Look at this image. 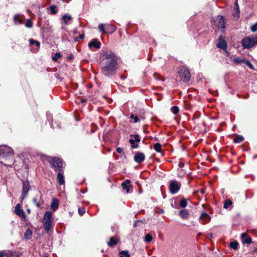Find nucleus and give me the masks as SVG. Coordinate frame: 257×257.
<instances>
[{"label":"nucleus","mask_w":257,"mask_h":257,"mask_svg":"<svg viewBox=\"0 0 257 257\" xmlns=\"http://www.w3.org/2000/svg\"><path fill=\"white\" fill-rule=\"evenodd\" d=\"M29 41L30 42V44L31 45H34L36 47L35 48H33V52H37L39 48V47L40 45V43L38 41L34 40L32 39H29Z\"/></svg>","instance_id":"obj_18"},{"label":"nucleus","mask_w":257,"mask_h":257,"mask_svg":"<svg viewBox=\"0 0 257 257\" xmlns=\"http://www.w3.org/2000/svg\"><path fill=\"white\" fill-rule=\"evenodd\" d=\"M161 154H162V155H163V152H162V153H161Z\"/></svg>","instance_id":"obj_58"},{"label":"nucleus","mask_w":257,"mask_h":257,"mask_svg":"<svg viewBox=\"0 0 257 257\" xmlns=\"http://www.w3.org/2000/svg\"><path fill=\"white\" fill-rule=\"evenodd\" d=\"M251 30L252 32L257 31V22L251 27Z\"/></svg>","instance_id":"obj_45"},{"label":"nucleus","mask_w":257,"mask_h":257,"mask_svg":"<svg viewBox=\"0 0 257 257\" xmlns=\"http://www.w3.org/2000/svg\"><path fill=\"white\" fill-rule=\"evenodd\" d=\"M130 183V181L129 180H126L121 183V186H126V185H129Z\"/></svg>","instance_id":"obj_50"},{"label":"nucleus","mask_w":257,"mask_h":257,"mask_svg":"<svg viewBox=\"0 0 257 257\" xmlns=\"http://www.w3.org/2000/svg\"><path fill=\"white\" fill-rule=\"evenodd\" d=\"M25 26L28 28H32L33 26L32 22L30 20H28L27 22L25 24Z\"/></svg>","instance_id":"obj_38"},{"label":"nucleus","mask_w":257,"mask_h":257,"mask_svg":"<svg viewBox=\"0 0 257 257\" xmlns=\"http://www.w3.org/2000/svg\"><path fill=\"white\" fill-rule=\"evenodd\" d=\"M61 56V54L59 52H57L55 54L54 56L52 57V60L54 61H57V60Z\"/></svg>","instance_id":"obj_35"},{"label":"nucleus","mask_w":257,"mask_h":257,"mask_svg":"<svg viewBox=\"0 0 257 257\" xmlns=\"http://www.w3.org/2000/svg\"><path fill=\"white\" fill-rule=\"evenodd\" d=\"M257 158V155L254 156V158Z\"/></svg>","instance_id":"obj_56"},{"label":"nucleus","mask_w":257,"mask_h":257,"mask_svg":"<svg viewBox=\"0 0 257 257\" xmlns=\"http://www.w3.org/2000/svg\"><path fill=\"white\" fill-rule=\"evenodd\" d=\"M57 179L60 185H63L65 183L64 177L62 173L59 172L57 174Z\"/></svg>","instance_id":"obj_22"},{"label":"nucleus","mask_w":257,"mask_h":257,"mask_svg":"<svg viewBox=\"0 0 257 257\" xmlns=\"http://www.w3.org/2000/svg\"><path fill=\"white\" fill-rule=\"evenodd\" d=\"M27 212H28L29 213H30V212H31V209H28L27 210Z\"/></svg>","instance_id":"obj_54"},{"label":"nucleus","mask_w":257,"mask_h":257,"mask_svg":"<svg viewBox=\"0 0 257 257\" xmlns=\"http://www.w3.org/2000/svg\"><path fill=\"white\" fill-rule=\"evenodd\" d=\"M244 138L242 136L238 135L234 139L233 142L235 143H239L242 142Z\"/></svg>","instance_id":"obj_26"},{"label":"nucleus","mask_w":257,"mask_h":257,"mask_svg":"<svg viewBox=\"0 0 257 257\" xmlns=\"http://www.w3.org/2000/svg\"><path fill=\"white\" fill-rule=\"evenodd\" d=\"M181 184L180 182L176 180H172L170 182L169 189L172 194L177 193L181 188Z\"/></svg>","instance_id":"obj_7"},{"label":"nucleus","mask_w":257,"mask_h":257,"mask_svg":"<svg viewBox=\"0 0 257 257\" xmlns=\"http://www.w3.org/2000/svg\"><path fill=\"white\" fill-rule=\"evenodd\" d=\"M131 118L134 119V122H138L139 120V119L138 116H135L134 114H132L131 115Z\"/></svg>","instance_id":"obj_44"},{"label":"nucleus","mask_w":257,"mask_h":257,"mask_svg":"<svg viewBox=\"0 0 257 257\" xmlns=\"http://www.w3.org/2000/svg\"><path fill=\"white\" fill-rule=\"evenodd\" d=\"M0 257H8V255L5 251H2L0 252Z\"/></svg>","instance_id":"obj_48"},{"label":"nucleus","mask_w":257,"mask_h":257,"mask_svg":"<svg viewBox=\"0 0 257 257\" xmlns=\"http://www.w3.org/2000/svg\"><path fill=\"white\" fill-rule=\"evenodd\" d=\"M44 257H47V256H44Z\"/></svg>","instance_id":"obj_59"},{"label":"nucleus","mask_w":257,"mask_h":257,"mask_svg":"<svg viewBox=\"0 0 257 257\" xmlns=\"http://www.w3.org/2000/svg\"><path fill=\"white\" fill-rule=\"evenodd\" d=\"M232 204V202L229 200H226L224 201L223 207L225 209L228 208Z\"/></svg>","instance_id":"obj_33"},{"label":"nucleus","mask_w":257,"mask_h":257,"mask_svg":"<svg viewBox=\"0 0 257 257\" xmlns=\"http://www.w3.org/2000/svg\"><path fill=\"white\" fill-rule=\"evenodd\" d=\"M50 10L51 11V14H55L57 12V7L54 5L50 6Z\"/></svg>","instance_id":"obj_36"},{"label":"nucleus","mask_w":257,"mask_h":257,"mask_svg":"<svg viewBox=\"0 0 257 257\" xmlns=\"http://www.w3.org/2000/svg\"><path fill=\"white\" fill-rule=\"evenodd\" d=\"M210 217L209 214L204 212H202L201 216L199 217V219L203 221V224H206L208 223L210 220Z\"/></svg>","instance_id":"obj_14"},{"label":"nucleus","mask_w":257,"mask_h":257,"mask_svg":"<svg viewBox=\"0 0 257 257\" xmlns=\"http://www.w3.org/2000/svg\"><path fill=\"white\" fill-rule=\"evenodd\" d=\"M161 212H162V213L163 212V210H162H162H161Z\"/></svg>","instance_id":"obj_57"},{"label":"nucleus","mask_w":257,"mask_h":257,"mask_svg":"<svg viewBox=\"0 0 257 257\" xmlns=\"http://www.w3.org/2000/svg\"><path fill=\"white\" fill-rule=\"evenodd\" d=\"M241 242L243 244H249L252 242V239L246 233H242L241 235Z\"/></svg>","instance_id":"obj_13"},{"label":"nucleus","mask_w":257,"mask_h":257,"mask_svg":"<svg viewBox=\"0 0 257 257\" xmlns=\"http://www.w3.org/2000/svg\"><path fill=\"white\" fill-rule=\"evenodd\" d=\"M73 33H74V34H77V30H76V29L74 30H73Z\"/></svg>","instance_id":"obj_53"},{"label":"nucleus","mask_w":257,"mask_h":257,"mask_svg":"<svg viewBox=\"0 0 257 257\" xmlns=\"http://www.w3.org/2000/svg\"><path fill=\"white\" fill-rule=\"evenodd\" d=\"M116 151L117 152V153H118L119 154H121L123 153V148H120V147H118L116 149Z\"/></svg>","instance_id":"obj_46"},{"label":"nucleus","mask_w":257,"mask_h":257,"mask_svg":"<svg viewBox=\"0 0 257 257\" xmlns=\"http://www.w3.org/2000/svg\"><path fill=\"white\" fill-rule=\"evenodd\" d=\"M257 44V37H246L241 41L242 47L245 49L252 47Z\"/></svg>","instance_id":"obj_5"},{"label":"nucleus","mask_w":257,"mask_h":257,"mask_svg":"<svg viewBox=\"0 0 257 257\" xmlns=\"http://www.w3.org/2000/svg\"><path fill=\"white\" fill-rule=\"evenodd\" d=\"M154 149L158 152H161V144L156 143L154 145Z\"/></svg>","instance_id":"obj_34"},{"label":"nucleus","mask_w":257,"mask_h":257,"mask_svg":"<svg viewBox=\"0 0 257 257\" xmlns=\"http://www.w3.org/2000/svg\"><path fill=\"white\" fill-rule=\"evenodd\" d=\"M217 47L218 48L222 49L223 50H225L226 48V43L225 41L221 37H219V41L217 44Z\"/></svg>","instance_id":"obj_17"},{"label":"nucleus","mask_w":257,"mask_h":257,"mask_svg":"<svg viewBox=\"0 0 257 257\" xmlns=\"http://www.w3.org/2000/svg\"><path fill=\"white\" fill-rule=\"evenodd\" d=\"M132 137L134 138L133 139L135 141L136 143L140 142V139L139 135H132Z\"/></svg>","instance_id":"obj_42"},{"label":"nucleus","mask_w":257,"mask_h":257,"mask_svg":"<svg viewBox=\"0 0 257 257\" xmlns=\"http://www.w3.org/2000/svg\"><path fill=\"white\" fill-rule=\"evenodd\" d=\"M15 213L19 217L25 218L26 215L24 210L21 208L20 204H17L15 208Z\"/></svg>","instance_id":"obj_10"},{"label":"nucleus","mask_w":257,"mask_h":257,"mask_svg":"<svg viewBox=\"0 0 257 257\" xmlns=\"http://www.w3.org/2000/svg\"><path fill=\"white\" fill-rule=\"evenodd\" d=\"M244 64L249 67L251 69H254L253 65L248 60H246Z\"/></svg>","instance_id":"obj_41"},{"label":"nucleus","mask_w":257,"mask_h":257,"mask_svg":"<svg viewBox=\"0 0 257 257\" xmlns=\"http://www.w3.org/2000/svg\"><path fill=\"white\" fill-rule=\"evenodd\" d=\"M88 46L90 49L94 48L98 49L100 48L101 46V43L97 39H94L88 44Z\"/></svg>","instance_id":"obj_12"},{"label":"nucleus","mask_w":257,"mask_h":257,"mask_svg":"<svg viewBox=\"0 0 257 257\" xmlns=\"http://www.w3.org/2000/svg\"><path fill=\"white\" fill-rule=\"evenodd\" d=\"M14 154L13 149L8 146H0V159H10Z\"/></svg>","instance_id":"obj_3"},{"label":"nucleus","mask_w":257,"mask_h":257,"mask_svg":"<svg viewBox=\"0 0 257 257\" xmlns=\"http://www.w3.org/2000/svg\"><path fill=\"white\" fill-rule=\"evenodd\" d=\"M205 192V191L204 189H202L201 190H200V193L201 194H204Z\"/></svg>","instance_id":"obj_52"},{"label":"nucleus","mask_w":257,"mask_h":257,"mask_svg":"<svg viewBox=\"0 0 257 257\" xmlns=\"http://www.w3.org/2000/svg\"><path fill=\"white\" fill-rule=\"evenodd\" d=\"M31 188L30 183L28 180L23 182V190L21 198L24 200L28 195V192Z\"/></svg>","instance_id":"obj_9"},{"label":"nucleus","mask_w":257,"mask_h":257,"mask_svg":"<svg viewBox=\"0 0 257 257\" xmlns=\"http://www.w3.org/2000/svg\"><path fill=\"white\" fill-rule=\"evenodd\" d=\"M105 26L106 30V33H107L111 34L112 33L114 32L116 30L115 27L113 25L105 24Z\"/></svg>","instance_id":"obj_20"},{"label":"nucleus","mask_w":257,"mask_h":257,"mask_svg":"<svg viewBox=\"0 0 257 257\" xmlns=\"http://www.w3.org/2000/svg\"><path fill=\"white\" fill-rule=\"evenodd\" d=\"M84 38V34H80L78 37H76L74 38L75 42H78L79 40L83 39Z\"/></svg>","instance_id":"obj_39"},{"label":"nucleus","mask_w":257,"mask_h":257,"mask_svg":"<svg viewBox=\"0 0 257 257\" xmlns=\"http://www.w3.org/2000/svg\"><path fill=\"white\" fill-rule=\"evenodd\" d=\"M52 167L55 171H61L62 168V161L58 158H53L50 161Z\"/></svg>","instance_id":"obj_8"},{"label":"nucleus","mask_w":257,"mask_h":257,"mask_svg":"<svg viewBox=\"0 0 257 257\" xmlns=\"http://www.w3.org/2000/svg\"><path fill=\"white\" fill-rule=\"evenodd\" d=\"M32 236V231L30 229H27L24 233V237L26 239H30Z\"/></svg>","instance_id":"obj_24"},{"label":"nucleus","mask_w":257,"mask_h":257,"mask_svg":"<svg viewBox=\"0 0 257 257\" xmlns=\"http://www.w3.org/2000/svg\"><path fill=\"white\" fill-rule=\"evenodd\" d=\"M179 205L182 208H185L187 205V201L185 199H181L179 203Z\"/></svg>","instance_id":"obj_27"},{"label":"nucleus","mask_w":257,"mask_h":257,"mask_svg":"<svg viewBox=\"0 0 257 257\" xmlns=\"http://www.w3.org/2000/svg\"><path fill=\"white\" fill-rule=\"evenodd\" d=\"M144 240L147 242H150L152 240V237L150 234H147L146 235Z\"/></svg>","instance_id":"obj_37"},{"label":"nucleus","mask_w":257,"mask_h":257,"mask_svg":"<svg viewBox=\"0 0 257 257\" xmlns=\"http://www.w3.org/2000/svg\"><path fill=\"white\" fill-rule=\"evenodd\" d=\"M246 59L240 57H236L233 59V62L236 64H245Z\"/></svg>","instance_id":"obj_23"},{"label":"nucleus","mask_w":257,"mask_h":257,"mask_svg":"<svg viewBox=\"0 0 257 257\" xmlns=\"http://www.w3.org/2000/svg\"><path fill=\"white\" fill-rule=\"evenodd\" d=\"M52 217V213L50 211H46L44 214L42 222L44 230L46 233H48L54 226V223L53 222Z\"/></svg>","instance_id":"obj_2"},{"label":"nucleus","mask_w":257,"mask_h":257,"mask_svg":"<svg viewBox=\"0 0 257 257\" xmlns=\"http://www.w3.org/2000/svg\"><path fill=\"white\" fill-rule=\"evenodd\" d=\"M171 110L174 114H176L179 112V108L177 106H173L171 107Z\"/></svg>","instance_id":"obj_32"},{"label":"nucleus","mask_w":257,"mask_h":257,"mask_svg":"<svg viewBox=\"0 0 257 257\" xmlns=\"http://www.w3.org/2000/svg\"><path fill=\"white\" fill-rule=\"evenodd\" d=\"M179 215L182 219H187L189 217L190 213L187 209H183L179 211Z\"/></svg>","instance_id":"obj_16"},{"label":"nucleus","mask_w":257,"mask_h":257,"mask_svg":"<svg viewBox=\"0 0 257 257\" xmlns=\"http://www.w3.org/2000/svg\"><path fill=\"white\" fill-rule=\"evenodd\" d=\"M119 257H130V254L127 251L122 250L120 252Z\"/></svg>","instance_id":"obj_31"},{"label":"nucleus","mask_w":257,"mask_h":257,"mask_svg":"<svg viewBox=\"0 0 257 257\" xmlns=\"http://www.w3.org/2000/svg\"><path fill=\"white\" fill-rule=\"evenodd\" d=\"M33 201L35 204V205H36V206L37 207H40V205L39 201L38 200L37 197H34L33 199Z\"/></svg>","instance_id":"obj_43"},{"label":"nucleus","mask_w":257,"mask_h":257,"mask_svg":"<svg viewBox=\"0 0 257 257\" xmlns=\"http://www.w3.org/2000/svg\"><path fill=\"white\" fill-rule=\"evenodd\" d=\"M59 203L57 199L53 198L51 205V208L53 211L56 210L58 208Z\"/></svg>","instance_id":"obj_21"},{"label":"nucleus","mask_w":257,"mask_h":257,"mask_svg":"<svg viewBox=\"0 0 257 257\" xmlns=\"http://www.w3.org/2000/svg\"><path fill=\"white\" fill-rule=\"evenodd\" d=\"M72 19V17L68 14H64L62 17V20L64 25L69 24Z\"/></svg>","instance_id":"obj_15"},{"label":"nucleus","mask_w":257,"mask_h":257,"mask_svg":"<svg viewBox=\"0 0 257 257\" xmlns=\"http://www.w3.org/2000/svg\"><path fill=\"white\" fill-rule=\"evenodd\" d=\"M184 163H182V162H180V163H179V167L180 168H182V167H184Z\"/></svg>","instance_id":"obj_51"},{"label":"nucleus","mask_w":257,"mask_h":257,"mask_svg":"<svg viewBox=\"0 0 257 257\" xmlns=\"http://www.w3.org/2000/svg\"><path fill=\"white\" fill-rule=\"evenodd\" d=\"M101 57L105 60L102 67V73L109 77L114 75L117 69V59L115 54L111 51L103 50L100 54Z\"/></svg>","instance_id":"obj_1"},{"label":"nucleus","mask_w":257,"mask_h":257,"mask_svg":"<svg viewBox=\"0 0 257 257\" xmlns=\"http://www.w3.org/2000/svg\"><path fill=\"white\" fill-rule=\"evenodd\" d=\"M85 212V209L84 207H79L78 208V213L80 215L82 216Z\"/></svg>","instance_id":"obj_40"},{"label":"nucleus","mask_w":257,"mask_h":257,"mask_svg":"<svg viewBox=\"0 0 257 257\" xmlns=\"http://www.w3.org/2000/svg\"><path fill=\"white\" fill-rule=\"evenodd\" d=\"M238 245V244L237 241H233V242H231L230 243L229 246L231 248H232V249L235 250L237 248Z\"/></svg>","instance_id":"obj_28"},{"label":"nucleus","mask_w":257,"mask_h":257,"mask_svg":"<svg viewBox=\"0 0 257 257\" xmlns=\"http://www.w3.org/2000/svg\"><path fill=\"white\" fill-rule=\"evenodd\" d=\"M123 189L126 190L127 193H129V186L128 185H126V186H121Z\"/></svg>","instance_id":"obj_49"},{"label":"nucleus","mask_w":257,"mask_h":257,"mask_svg":"<svg viewBox=\"0 0 257 257\" xmlns=\"http://www.w3.org/2000/svg\"><path fill=\"white\" fill-rule=\"evenodd\" d=\"M178 77L184 82H188L190 79V73L186 67H181L178 72Z\"/></svg>","instance_id":"obj_4"},{"label":"nucleus","mask_w":257,"mask_h":257,"mask_svg":"<svg viewBox=\"0 0 257 257\" xmlns=\"http://www.w3.org/2000/svg\"><path fill=\"white\" fill-rule=\"evenodd\" d=\"M98 30L100 32H101L103 34L106 33L105 25L103 24H100L98 25Z\"/></svg>","instance_id":"obj_25"},{"label":"nucleus","mask_w":257,"mask_h":257,"mask_svg":"<svg viewBox=\"0 0 257 257\" xmlns=\"http://www.w3.org/2000/svg\"><path fill=\"white\" fill-rule=\"evenodd\" d=\"M211 22L216 27L221 28H225L224 18L222 16H218L215 18H212Z\"/></svg>","instance_id":"obj_6"},{"label":"nucleus","mask_w":257,"mask_h":257,"mask_svg":"<svg viewBox=\"0 0 257 257\" xmlns=\"http://www.w3.org/2000/svg\"><path fill=\"white\" fill-rule=\"evenodd\" d=\"M138 222H136L134 224V227H136L137 226V224Z\"/></svg>","instance_id":"obj_55"},{"label":"nucleus","mask_w":257,"mask_h":257,"mask_svg":"<svg viewBox=\"0 0 257 257\" xmlns=\"http://www.w3.org/2000/svg\"><path fill=\"white\" fill-rule=\"evenodd\" d=\"M134 161L138 163L143 162L145 159V155L141 152H137L134 158Z\"/></svg>","instance_id":"obj_11"},{"label":"nucleus","mask_w":257,"mask_h":257,"mask_svg":"<svg viewBox=\"0 0 257 257\" xmlns=\"http://www.w3.org/2000/svg\"><path fill=\"white\" fill-rule=\"evenodd\" d=\"M129 142L130 143L132 148L135 149L137 148L138 147V145L137 144H136V142L134 140V139H130Z\"/></svg>","instance_id":"obj_30"},{"label":"nucleus","mask_w":257,"mask_h":257,"mask_svg":"<svg viewBox=\"0 0 257 257\" xmlns=\"http://www.w3.org/2000/svg\"><path fill=\"white\" fill-rule=\"evenodd\" d=\"M118 239L116 236H112L110 237L109 241L107 244L109 246H113L116 245L118 242Z\"/></svg>","instance_id":"obj_19"},{"label":"nucleus","mask_w":257,"mask_h":257,"mask_svg":"<svg viewBox=\"0 0 257 257\" xmlns=\"http://www.w3.org/2000/svg\"><path fill=\"white\" fill-rule=\"evenodd\" d=\"M14 22L16 24H21L23 23L22 20L20 19L18 16L16 15L14 17Z\"/></svg>","instance_id":"obj_29"},{"label":"nucleus","mask_w":257,"mask_h":257,"mask_svg":"<svg viewBox=\"0 0 257 257\" xmlns=\"http://www.w3.org/2000/svg\"><path fill=\"white\" fill-rule=\"evenodd\" d=\"M234 7H235V9H236L237 14V15H238L239 12V6H238V4H237V3L236 2L234 4Z\"/></svg>","instance_id":"obj_47"}]
</instances>
